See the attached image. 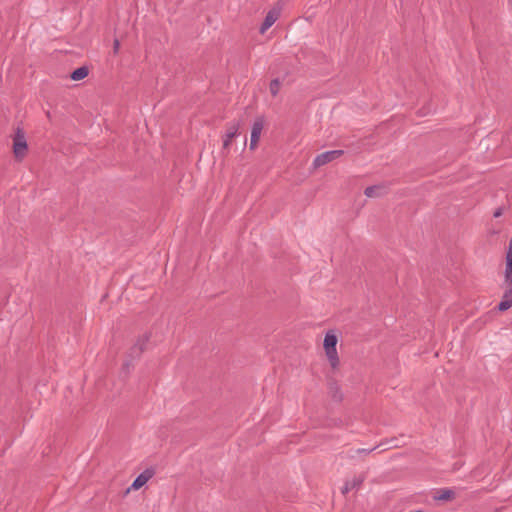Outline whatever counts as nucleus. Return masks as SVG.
Listing matches in <instances>:
<instances>
[{"label": "nucleus", "mask_w": 512, "mask_h": 512, "mask_svg": "<svg viewBox=\"0 0 512 512\" xmlns=\"http://www.w3.org/2000/svg\"><path fill=\"white\" fill-rule=\"evenodd\" d=\"M12 152L15 160L23 161L29 152L26 134L22 128H17L12 135Z\"/></svg>", "instance_id": "f257e3e1"}, {"label": "nucleus", "mask_w": 512, "mask_h": 512, "mask_svg": "<svg viewBox=\"0 0 512 512\" xmlns=\"http://www.w3.org/2000/svg\"><path fill=\"white\" fill-rule=\"evenodd\" d=\"M337 342L338 337L336 333L333 330L328 331L324 338L323 347L326 357L333 368H336L339 364V357L336 348Z\"/></svg>", "instance_id": "f03ea898"}, {"label": "nucleus", "mask_w": 512, "mask_h": 512, "mask_svg": "<svg viewBox=\"0 0 512 512\" xmlns=\"http://www.w3.org/2000/svg\"><path fill=\"white\" fill-rule=\"evenodd\" d=\"M264 127L265 120L263 117H258L254 120L251 127V137L249 143L250 150L254 151L258 147Z\"/></svg>", "instance_id": "7ed1b4c3"}, {"label": "nucleus", "mask_w": 512, "mask_h": 512, "mask_svg": "<svg viewBox=\"0 0 512 512\" xmlns=\"http://www.w3.org/2000/svg\"><path fill=\"white\" fill-rule=\"evenodd\" d=\"M154 476V470L146 469L141 474H139L133 483L127 488L126 494H129L132 491L140 490L143 486L147 484V482Z\"/></svg>", "instance_id": "20e7f679"}, {"label": "nucleus", "mask_w": 512, "mask_h": 512, "mask_svg": "<svg viewBox=\"0 0 512 512\" xmlns=\"http://www.w3.org/2000/svg\"><path fill=\"white\" fill-rule=\"evenodd\" d=\"M343 150H331L323 152L316 156V158L313 161V165L315 167H321L343 155Z\"/></svg>", "instance_id": "39448f33"}, {"label": "nucleus", "mask_w": 512, "mask_h": 512, "mask_svg": "<svg viewBox=\"0 0 512 512\" xmlns=\"http://www.w3.org/2000/svg\"><path fill=\"white\" fill-rule=\"evenodd\" d=\"M239 123H231L226 127L225 134L223 135V149L228 150L233 139L239 134Z\"/></svg>", "instance_id": "423d86ee"}, {"label": "nucleus", "mask_w": 512, "mask_h": 512, "mask_svg": "<svg viewBox=\"0 0 512 512\" xmlns=\"http://www.w3.org/2000/svg\"><path fill=\"white\" fill-rule=\"evenodd\" d=\"M504 285L512 287V238L509 241L508 250L506 253V264L504 273Z\"/></svg>", "instance_id": "0eeeda50"}, {"label": "nucleus", "mask_w": 512, "mask_h": 512, "mask_svg": "<svg viewBox=\"0 0 512 512\" xmlns=\"http://www.w3.org/2000/svg\"><path fill=\"white\" fill-rule=\"evenodd\" d=\"M279 17H280V10L278 8L271 9L267 13V15L259 29V32L262 35H264L267 32V30L279 19Z\"/></svg>", "instance_id": "6e6552de"}, {"label": "nucleus", "mask_w": 512, "mask_h": 512, "mask_svg": "<svg viewBox=\"0 0 512 512\" xmlns=\"http://www.w3.org/2000/svg\"><path fill=\"white\" fill-rule=\"evenodd\" d=\"M512 306V287L505 286L503 298L498 305L500 311H506Z\"/></svg>", "instance_id": "1a4fd4ad"}, {"label": "nucleus", "mask_w": 512, "mask_h": 512, "mask_svg": "<svg viewBox=\"0 0 512 512\" xmlns=\"http://www.w3.org/2000/svg\"><path fill=\"white\" fill-rule=\"evenodd\" d=\"M454 495L455 493L451 489H440L434 494L433 498L437 501H449L454 498Z\"/></svg>", "instance_id": "9d476101"}, {"label": "nucleus", "mask_w": 512, "mask_h": 512, "mask_svg": "<svg viewBox=\"0 0 512 512\" xmlns=\"http://www.w3.org/2000/svg\"><path fill=\"white\" fill-rule=\"evenodd\" d=\"M88 75V69L86 67H80L74 70L71 74V79L74 81H80L86 78Z\"/></svg>", "instance_id": "9b49d317"}, {"label": "nucleus", "mask_w": 512, "mask_h": 512, "mask_svg": "<svg viewBox=\"0 0 512 512\" xmlns=\"http://www.w3.org/2000/svg\"><path fill=\"white\" fill-rule=\"evenodd\" d=\"M381 190L380 186H370L365 189L364 193L367 197H375L381 195Z\"/></svg>", "instance_id": "f8f14e48"}, {"label": "nucleus", "mask_w": 512, "mask_h": 512, "mask_svg": "<svg viewBox=\"0 0 512 512\" xmlns=\"http://www.w3.org/2000/svg\"><path fill=\"white\" fill-rule=\"evenodd\" d=\"M279 89H280V83L278 82V80H273L270 83V87H269L270 93L273 96H276L278 94V92H279Z\"/></svg>", "instance_id": "ddd939ff"}, {"label": "nucleus", "mask_w": 512, "mask_h": 512, "mask_svg": "<svg viewBox=\"0 0 512 512\" xmlns=\"http://www.w3.org/2000/svg\"><path fill=\"white\" fill-rule=\"evenodd\" d=\"M348 482H350L351 487L353 489H355L362 484L363 478L362 477H354L352 480H348Z\"/></svg>", "instance_id": "4468645a"}, {"label": "nucleus", "mask_w": 512, "mask_h": 512, "mask_svg": "<svg viewBox=\"0 0 512 512\" xmlns=\"http://www.w3.org/2000/svg\"><path fill=\"white\" fill-rule=\"evenodd\" d=\"M353 488L351 487V484L350 482L346 481V483L344 484L343 488H342V493L343 494H346L348 493L349 491H351Z\"/></svg>", "instance_id": "2eb2a0df"}, {"label": "nucleus", "mask_w": 512, "mask_h": 512, "mask_svg": "<svg viewBox=\"0 0 512 512\" xmlns=\"http://www.w3.org/2000/svg\"><path fill=\"white\" fill-rule=\"evenodd\" d=\"M119 46H120L119 40H117V39H116V40L114 41V51H115V52H117V51H118Z\"/></svg>", "instance_id": "dca6fc26"}, {"label": "nucleus", "mask_w": 512, "mask_h": 512, "mask_svg": "<svg viewBox=\"0 0 512 512\" xmlns=\"http://www.w3.org/2000/svg\"><path fill=\"white\" fill-rule=\"evenodd\" d=\"M372 450H373V449H370V450L360 449V450H358V452H360V453H368V452H370V451H372Z\"/></svg>", "instance_id": "f3484780"}, {"label": "nucleus", "mask_w": 512, "mask_h": 512, "mask_svg": "<svg viewBox=\"0 0 512 512\" xmlns=\"http://www.w3.org/2000/svg\"><path fill=\"white\" fill-rule=\"evenodd\" d=\"M500 215H501V211L500 210L496 211L495 214H494L495 217H498Z\"/></svg>", "instance_id": "a211bd4d"}, {"label": "nucleus", "mask_w": 512, "mask_h": 512, "mask_svg": "<svg viewBox=\"0 0 512 512\" xmlns=\"http://www.w3.org/2000/svg\"><path fill=\"white\" fill-rule=\"evenodd\" d=\"M414 512H423V511H421V510H417V511H414Z\"/></svg>", "instance_id": "6ab92c4d"}]
</instances>
